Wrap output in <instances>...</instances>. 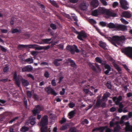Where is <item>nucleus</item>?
I'll return each instance as SVG.
<instances>
[{"label":"nucleus","mask_w":132,"mask_h":132,"mask_svg":"<svg viewBox=\"0 0 132 132\" xmlns=\"http://www.w3.org/2000/svg\"><path fill=\"white\" fill-rule=\"evenodd\" d=\"M105 37L108 39L112 44L116 47H117V44L119 45H121L126 39L125 36L123 35L120 36H113L112 37L105 36Z\"/></svg>","instance_id":"nucleus-1"},{"label":"nucleus","mask_w":132,"mask_h":132,"mask_svg":"<svg viewBox=\"0 0 132 132\" xmlns=\"http://www.w3.org/2000/svg\"><path fill=\"white\" fill-rule=\"evenodd\" d=\"M13 80L15 81V84L19 87H20V80L21 81L22 85L23 87L27 86L29 84V83L28 81L23 79L22 76L18 75L17 76L16 71L15 72L14 74Z\"/></svg>","instance_id":"nucleus-2"},{"label":"nucleus","mask_w":132,"mask_h":132,"mask_svg":"<svg viewBox=\"0 0 132 132\" xmlns=\"http://www.w3.org/2000/svg\"><path fill=\"white\" fill-rule=\"evenodd\" d=\"M48 119L47 115L44 116L42 118L40 123L41 132H50L51 131L50 128L48 129L47 125L48 124Z\"/></svg>","instance_id":"nucleus-3"},{"label":"nucleus","mask_w":132,"mask_h":132,"mask_svg":"<svg viewBox=\"0 0 132 132\" xmlns=\"http://www.w3.org/2000/svg\"><path fill=\"white\" fill-rule=\"evenodd\" d=\"M38 45L36 44H31L28 45H23L22 44H19L18 46V49H19L23 48H27L28 47L30 48H35L36 50H46L49 49L50 47V45H48L47 46H39L38 47H36V46Z\"/></svg>","instance_id":"nucleus-4"},{"label":"nucleus","mask_w":132,"mask_h":132,"mask_svg":"<svg viewBox=\"0 0 132 132\" xmlns=\"http://www.w3.org/2000/svg\"><path fill=\"white\" fill-rule=\"evenodd\" d=\"M99 14H104L111 16L114 17L117 16L116 13L110 11L104 7H99L98 9Z\"/></svg>","instance_id":"nucleus-5"},{"label":"nucleus","mask_w":132,"mask_h":132,"mask_svg":"<svg viewBox=\"0 0 132 132\" xmlns=\"http://www.w3.org/2000/svg\"><path fill=\"white\" fill-rule=\"evenodd\" d=\"M95 60L97 62L101 63L102 65H104L105 68L107 69L104 72V73L106 75H108L109 72L111 71V67L108 64H107L105 62L102 63V60L98 57H96Z\"/></svg>","instance_id":"nucleus-6"},{"label":"nucleus","mask_w":132,"mask_h":132,"mask_svg":"<svg viewBox=\"0 0 132 132\" xmlns=\"http://www.w3.org/2000/svg\"><path fill=\"white\" fill-rule=\"evenodd\" d=\"M43 108L42 106H41L39 105H37L35 106L34 109L32 111L34 116H36L37 114V118L38 120L40 119L41 116V115L38 114L40 113Z\"/></svg>","instance_id":"nucleus-7"},{"label":"nucleus","mask_w":132,"mask_h":132,"mask_svg":"<svg viewBox=\"0 0 132 132\" xmlns=\"http://www.w3.org/2000/svg\"><path fill=\"white\" fill-rule=\"evenodd\" d=\"M73 46L74 47L73 48V47L71 45H68L66 47V49L67 50L70 52L72 54H74L75 52L78 53L80 51L78 49L77 46L75 45H74Z\"/></svg>","instance_id":"nucleus-8"},{"label":"nucleus","mask_w":132,"mask_h":132,"mask_svg":"<svg viewBox=\"0 0 132 132\" xmlns=\"http://www.w3.org/2000/svg\"><path fill=\"white\" fill-rule=\"evenodd\" d=\"M121 52L130 58H132V47H128L121 50Z\"/></svg>","instance_id":"nucleus-9"},{"label":"nucleus","mask_w":132,"mask_h":132,"mask_svg":"<svg viewBox=\"0 0 132 132\" xmlns=\"http://www.w3.org/2000/svg\"><path fill=\"white\" fill-rule=\"evenodd\" d=\"M87 37L86 33L84 31H82L79 32L77 36V38L80 40L83 41L84 39L86 38Z\"/></svg>","instance_id":"nucleus-10"},{"label":"nucleus","mask_w":132,"mask_h":132,"mask_svg":"<svg viewBox=\"0 0 132 132\" xmlns=\"http://www.w3.org/2000/svg\"><path fill=\"white\" fill-rule=\"evenodd\" d=\"M45 90L48 94H51L54 95H57V93L54 89L51 87L50 86L45 87Z\"/></svg>","instance_id":"nucleus-11"},{"label":"nucleus","mask_w":132,"mask_h":132,"mask_svg":"<svg viewBox=\"0 0 132 132\" xmlns=\"http://www.w3.org/2000/svg\"><path fill=\"white\" fill-rule=\"evenodd\" d=\"M120 3L121 7L122 9L125 10H127L128 8L127 6L128 4L127 1L125 0H120Z\"/></svg>","instance_id":"nucleus-12"},{"label":"nucleus","mask_w":132,"mask_h":132,"mask_svg":"<svg viewBox=\"0 0 132 132\" xmlns=\"http://www.w3.org/2000/svg\"><path fill=\"white\" fill-rule=\"evenodd\" d=\"M33 68L31 65H28L25 66L22 69V72H30L33 70Z\"/></svg>","instance_id":"nucleus-13"},{"label":"nucleus","mask_w":132,"mask_h":132,"mask_svg":"<svg viewBox=\"0 0 132 132\" xmlns=\"http://www.w3.org/2000/svg\"><path fill=\"white\" fill-rule=\"evenodd\" d=\"M122 97L121 96H119L118 98H117L116 96H114L112 98L113 101L117 105H119L120 103V102L122 100Z\"/></svg>","instance_id":"nucleus-14"},{"label":"nucleus","mask_w":132,"mask_h":132,"mask_svg":"<svg viewBox=\"0 0 132 132\" xmlns=\"http://www.w3.org/2000/svg\"><path fill=\"white\" fill-rule=\"evenodd\" d=\"M125 125L126 126L125 128L126 131L132 132V126L130 125L129 122H127L125 124Z\"/></svg>","instance_id":"nucleus-15"},{"label":"nucleus","mask_w":132,"mask_h":132,"mask_svg":"<svg viewBox=\"0 0 132 132\" xmlns=\"http://www.w3.org/2000/svg\"><path fill=\"white\" fill-rule=\"evenodd\" d=\"M98 45L101 47L103 48L104 50H107L106 47L107 45L106 43L103 42L102 40H100L99 42Z\"/></svg>","instance_id":"nucleus-16"},{"label":"nucleus","mask_w":132,"mask_h":132,"mask_svg":"<svg viewBox=\"0 0 132 132\" xmlns=\"http://www.w3.org/2000/svg\"><path fill=\"white\" fill-rule=\"evenodd\" d=\"M126 29L127 27L126 26L117 24L116 30L123 31Z\"/></svg>","instance_id":"nucleus-17"},{"label":"nucleus","mask_w":132,"mask_h":132,"mask_svg":"<svg viewBox=\"0 0 132 132\" xmlns=\"http://www.w3.org/2000/svg\"><path fill=\"white\" fill-rule=\"evenodd\" d=\"M91 5L94 8L97 7L98 5V1L97 0H93L90 3Z\"/></svg>","instance_id":"nucleus-18"},{"label":"nucleus","mask_w":132,"mask_h":132,"mask_svg":"<svg viewBox=\"0 0 132 132\" xmlns=\"http://www.w3.org/2000/svg\"><path fill=\"white\" fill-rule=\"evenodd\" d=\"M112 64L114 68L117 70L119 74H121V69L119 66L115 62H112Z\"/></svg>","instance_id":"nucleus-19"},{"label":"nucleus","mask_w":132,"mask_h":132,"mask_svg":"<svg viewBox=\"0 0 132 132\" xmlns=\"http://www.w3.org/2000/svg\"><path fill=\"white\" fill-rule=\"evenodd\" d=\"M101 101V100L99 99L97 100L96 103L95 105L93 107V109H94L96 108H98L100 107Z\"/></svg>","instance_id":"nucleus-20"},{"label":"nucleus","mask_w":132,"mask_h":132,"mask_svg":"<svg viewBox=\"0 0 132 132\" xmlns=\"http://www.w3.org/2000/svg\"><path fill=\"white\" fill-rule=\"evenodd\" d=\"M117 25V24H115L112 22H110L108 24L107 27L110 29H115L116 30Z\"/></svg>","instance_id":"nucleus-21"},{"label":"nucleus","mask_w":132,"mask_h":132,"mask_svg":"<svg viewBox=\"0 0 132 132\" xmlns=\"http://www.w3.org/2000/svg\"><path fill=\"white\" fill-rule=\"evenodd\" d=\"M122 15L124 17L129 18L131 17V14L127 11H124L122 13Z\"/></svg>","instance_id":"nucleus-22"},{"label":"nucleus","mask_w":132,"mask_h":132,"mask_svg":"<svg viewBox=\"0 0 132 132\" xmlns=\"http://www.w3.org/2000/svg\"><path fill=\"white\" fill-rule=\"evenodd\" d=\"M68 60L70 63V65L73 68H75L76 67V65L73 60L70 58Z\"/></svg>","instance_id":"nucleus-23"},{"label":"nucleus","mask_w":132,"mask_h":132,"mask_svg":"<svg viewBox=\"0 0 132 132\" xmlns=\"http://www.w3.org/2000/svg\"><path fill=\"white\" fill-rule=\"evenodd\" d=\"M62 59H55L53 61V63L56 66H59L60 65V63L58 62L61 61Z\"/></svg>","instance_id":"nucleus-24"},{"label":"nucleus","mask_w":132,"mask_h":132,"mask_svg":"<svg viewBox=\"0 0 132 132\" xmlns=\"http://www.w3.org/2000/svg\"><path fill=\"white\" fill-rule=\"evenodd\" d=\"M121 129V127L119 125L116 126L114 128L113 132H119Z\"/></svg>","instance_id":"nucleus-25"},{"label":"nucleus","mask_w":132,"mask_h":132,"mask_svg":"<svg viewBox=\"0 0 132 132\" xmlns=\"http://www.w3.org/2000/svg\"><path fill=\"white\" fill-rule=\"evenodd\" d=\"M75 114L74 110L71 111L68 114V116L70 117L69 118L70 119L72 118L74 116Z\"/></svg>","instance_id":"nucleus-26"},{"label":"nucleus","mask_w":132,"mask_h":132,"mask_svg":"<svg viewBox=\"0 0 132 132\" xmlns=\"http://www.w3.org/2000/svg\"><path fill=\"white\" fill-rule=\"evenodd\" d=\"M98 13V9L95 10L93 11L92 12V15L94 16H96L99 14Z\"/></svg>","instance_id":"nucleus-27"},{"label":"nucleus","mask_w":132,"mask_h":132,"mask_svg":"<svg viewBox=\"0 0 132 132\" xmlns=\"http://www.w3.org/2000/svg\"><path fill=\"white\" fill-rule=\"evenodd\" d=\"M110 95V94L108 92H107L104 93L103 96V100H105L108 97H109Z\"/></svg>","instance_id":"nucleus-28"},{"label":"nucleus","mask_w":132,"mask_h":132,"mask_svg":"<svg viewBox=\"0 0 132 132\" xmlns=\"http://www.w3.org/2000/svg\"><path fill=\"white\" fill-rule=\"evenodd\" d=\"M32 93H34V90H32L31 92L29 91H27V95L28 97L31 98V97L32 95Z\"/></svg>","instance_id":"nucleus-29"},{"label":"nucleus","mask_w":132,"mask_h":132,"mask_svg":"<svg viewBox=\"0 0 132 132\" xmlns=\"http://www.w3.org/2000/svg\"><path fill=\"white\" fill-rule=\"evenodd\" d=\"M30 120V124L32 125H34L36 122L35 121L36 118L35 117H33L32 118H29Z\"/></svg>","instance_id":"nucleus-30"},{"label":"nucleus","mask_w":132,"mask_h":132,"mask_svg":"<svg viewBox=\"0 0 132 132\" xmlns=\"http://www.w3.org/2000/svg\"><path fill=\"white\" fill-rule=\"evenodd\" d=\"M24 62H27L29 64L32 63L33 62V60L32 58H28L24 60Z\"/></svg>","instance_id":"nucleus-31"},{"label":"nucleus","mask_w":132,"mask_h":132,"mask_svg":"<svg viewBox=\"0 0 132 132\" xmlns=\"http://www.w3.org/2000/svg\"><path fill=\"white\" fill-rule=\"evenodd\" d=\"M11 32L13 34L16 33H20L21 31L16 28H12L11 29Z\"/></svg>","instance_id":"nucleus-32"},{"label":"nucleus","mask_w":132,"mask_h":132,"mask_svg":"<svg viewBox=\"0 0 132 132\" xmlns=\"http://www.w3.org/2000/svg\"><path fill=\"white\" fill-rule=\"evenodd\" d=\"M28 130L29 128L28 127L26 126H23L21 128L20 130L21 132H26L28 131Z\"/></svg>","instance_id":"nucleus-33"},{"label":"nucleus","mask_w":132,"mask_h":132,"mask_svg":"<svg viewBox=\"0 0 132 132\" xmlns=\"http://www.w3.org/2000/svg\"><path fill=\"white\" fill-rule=\"evenodd\" d=\"M51 40V38L45 39L42 40V41L45 44H49L50 43L49 42Z\"/></svg>","instance_id":"nucleus-34"},{"label":"nucleus","mask_w":132,"mask_h":132,"mask_svg":"<svg viewBox=\"0 0 132 132\" xmlns=\"http://www.w3.org/2000/svg\"><path fill=\"white\" fill-rule=\"evenodd\" d=\"M13 114L11 112H6L5 113V115L6 116H8L9 117V120L11 119Z\"/></svg>","instance_id":"nucleus-35"},{"label":"nucleus","mask_w":132,"mask_h":132,"mask_svg":"<svg viewBox=\"0 0 132 132\" xmlns=\"http://www.w3.org/2000/svg\"><path fill=\"white\" fill-rule=\"evenodd\" d=\"M69 131L70 132H78V131L76 128L75 127H72L69 129Z\"/></svg>","instance_id":"nucleus-36"},{"label":"nucleus","mask_w":132,"mask_h":132,"mask_svg":"<svg viewBox=\"0 0 132 132\" xmlns=\"http://www.w3.org/2000/svg\"><path fill=\"white\" fill-rule=\"evenodd\" d=\"M114 120V119H113L109 123V126L110 128L112 127L115 125V123L113 122Z\"/></svg>","instance_id":"nucleus-37"},{"label":"nucleus","mask_w":132,"mask_h":132,"mask_svg":"<svg viewBox=\"0 0 132 132\" xmlns=\"http://www.w3.org/2000/svg\"><path fill=\"white\" fill-rule=\"evenodd\" d=\"M19 118V117H16L10 120L9 122V123L10 124H12L13 122L15 121L16 120H17Z\"/></svg>","instance_id":"nucleus-38"},{"label":"nucleus","mask_w":132,"mask_h":132,"mask_svg":"<svg viewBox=\"0 0 132 132\" xmlns=\"http://www.w3.org/2000/svg\"><path fill=\"white\" fill-rule=\"evenodd\" d=\"M50 26L53 30H55L56 29V26L54 24L51 23L50 24Z\"/></svg>","instance_id":"nucleus-39"},{"label":"nucleus","mask_w":132,"mask_h":132,"mask_svg":"<svg viewBox=\"0 0 132 132\" xmlns=\"http://www.w3.org/2000/svg\"><path fill=\"white\" fill-rule=\"evenodd\" d=\"M33 98L36 101H38L39 100V97L36 94H34L33 96Z\"/></svg>","instance_id":"nucleus-40"},{"label":"nucleus","mask_w":132,"mask_h":132,"mask_svg":"<svg viewBox=\"0 0 132 132\" xmlns=\"http://www.w3.org/2000/svg\"><path fill=\"white\" fill-rule=\"evenodd\" d=\"M50 2L51 4H53L54 6L56 7H58V5L56 2L54 1H50Z\"/></svg>","instance_id":"nucleus-41"},{"label":"nucleus","mask_w":132,"mask_h":132,"mask_svg":"<svg viewBox=\"0 0 132 132\" xmlns=\"http://www.w3.org/2000/svg\"><path fill=\"white\" fill-rule=\"evenodd\" d=\"M99 24L103 27L106 26V23L104 22L101 21L99 23Z\"/></svg>","instance_id":"nucleus-42"},{"label":"nucleus","mask_w":132,"mask_h":132,"mask_svg":"<svg viewBox=\"0 0 132 132\" xmlns=\"http://www.w3.org/2000/svg\"><path fill=\"white\" fill-rule=\"evenodd\" d=\"M89 22L91 24H96V21L93 19H90L89 20Z\"/></svg>","instance_id":"nucleus-43"},{"label":"nucleus","mask_w":132,"mask_h":132,"mask_svg":"<svg viewBox=\"0 0 132 132\" xmlns=\"http://www.w3.org/2000/svg\"><path fill=\"white\" fill-rule=\"evenodd\" d=\"M50 74L47 71H46L44 73V76L45 77L47 78H48L49 77Z\"/></svg>","instance_id":"nucleus-44"},{"label":"nucleus","mask_w":132,"mask_h":132,"mask_svg":"<svg viewBox=\"0 0 132 132\" xmlns=\"http://www.w3.org/2000/svg\"><path fill=\"white\" fill-rule=\"evenodd\" d=\"M9 68L8 66H6L4 68L3 71L4 72H7L9 71Z\"/></svg>","instance_id":"nucleus-45"},{"label":"nucleus","mask_w":132,"mask_h":132,"mask_svg":"<svg viewBox=\"0 0 132 132\" xmlns=\"http://www.w3.org/2000/svg\"><path fill=\"white\" fill-rule=\"evenodd\" d=\"M24 103L25 108H27V101L25 97L24 98Z\"/></svg>","instance_id":"nucleus-46"},{"label":"nucleus","mask_w":132,"mask_h":132,"mask_svg":"<svg viewBox=\"0 0 132 132\" xmlns=\"http://www.w3.org/2000/svg\"><path fill=\"white\" fill-rule=\"evenodd\" d=\"M0 48L1 50L3 52H6L7 50L4 48L3 46L0 45Z\"/></svg>","instance_id":"nucleus-47"},{"label":"nucleus","mask_w":132,"mask_h":132,"mask_svg":"<svg viewBox=\"0 0 132 132\" xmlns=\"http://www.w3.org/2000/svg\"><path fill=\"white\" fill-rule=\"evenodd\" d=\"M120 20H121V22L122 23H123L125 24H128L129 23L125 19H124L123 18L121 19H120Z\"/></svg>","instance_id":"nucleus-48"},{"label":"nucleus","mask_w":132,"mask_h":132,"mask_svg":"<svg viewBox=\"0 0 132 132\" xmlns=\"http://www.w3.org/2000/svg\"><path fill=\"white\" fill-rule=\"evenodd\" d=\"M69 107L70 108H73L75 106V103H70L68 104Z\"/></svg>","instance_id":"nucleus-49"},{"label":"nucleus","mask_w":132,"mask_h":132,"mask_svg":"<svg viewBox=\"0 0 132 132\" xmlns=\"http://www.w3.org/2000/svg\"><path fill=\"white\" fill-rule=\"evenodd\" d=\"M101 2L104 6H106L107 5V3L105 0H100Z\"/></svg>","instance_id":"nucleus-50"},{"label":"nucleus","mask_w":132,"mask_h":132,"mask_svg":"<svg viewBox=\"0 0 132 132\" xmlns=\"http://www.w3.org/2000/svg\"><path fill=\"white\" fill-rule=\"evenodd\" d=\"M106 86L109 89H111V85L110 83H109L108 81L106 83Z\"/></svg>","instance_id":"nucleus-51"},{"label":"nucleus","mask_w":132,"mask_h":132,"mask_svg":"<svg viewBox=\"0 0 132 132\" xmlns=\"http://www.w3.org/2000/svg\"><path fill=\"white\" fill-rule=\"evenodd\" d=\"M51 84L52 86H55L56 85V83L55 81V79H53L52 81Z\"/></svg>","instance_id":"nucleus-52"},{"label":"nucleus","mask_w":132,"mask_h":132,"mask_svg":"<svg viewBox=\"0 0 132 132\" xmlns=\"http://www.w3.org/2000/svg\"><path fill=\"white\" fill-rule=\"evenodd\" d=\"M66 119L64 118H62L61 120L60 121V123L61 124H63V123L66 122Z\"/></svg>","instance_id":"nucleus-53"},{"label":"nucleus","mask_w":132,"mask_h":132,"mask_svg":"<svg viewBox=\"0 0 132 132\" xmlns=\"http://www.w3.org/2000/svg\"><path fill=\"white\" fill-rule=\"evenodd\" d=\"M19 58H20L22 61H24V60H25V59L23 55H20L19 56Z\"/></svg>","instance_id":"nucleus-54"},{"label":"nucleus","mask_w":132,"mask_h":132,"mask_svg":"<svg viewBox=\"0 0 132 132\" xmlns=\"http://www.w3.org/2000/svg\"><path fill=\"white\" fill-rule=\"evenodd\" d=\"M65 89L64 88H62V90L61 91H60V95H63L65 94Z\"/></svg>","instance_id":"nucleus-55"},{"label":"nucleus","mask_w":132,"mask_h":132,"mask_svg":"<svg viewBox=\"0 0 132 132\" xmlns=\"http://www.w3.org/2000/svg\"><path fill=\"white\" fill-rule=\"evenodd\" d=\"M101 130V127H100L99 128H96L94 129L93 130V131H100V130Z\"/></svg>","instance_id":"nucleus-56"},{"label":"nucleus","mask_w":132,"mask_h":132,"mask_svg":"<svg viewBox=\"0 0 132 132\" xmlns=\"http://www.w3.org/2000/svg\"><path fill=\"white\" fill-rule=\"evenodd\" d=\"M8 80V79L7 78L6 79H0V81H2L3 82H7Z\"/></svg>","instance_id":"nucleus-57"},{"label":"nucleus","mask_w":132,"mask_h":132,"mask_svg":"<svg viewBox=\"0 0 132 132\" xmlns=\"http://www.w3.org/2000/svg\"><path fill=\"white\" fill-rule=\"evenodd\" d=\"M116 110V109L115 107H112L110 109V111L111 112H113Z\"/></svg>","instance_id":"nucleus-58"},{"label":"nucleus","mask_w":132,"mask_h":132,"mask_svg":"<svg viewBox=\"0 0 132 132\" xmlns=\"http://www.w3.org/2000/svg\"><path fill=\"white\" fill-rule=\"evenodd\" d=\"M27 76L31 78L33 80H34V77L31 74H28L27 75Z\"/></svg>","instance_id":"nucleus-59"},{"label":"nucleus","mask_w":132,"mask_h":132,"mask_svg":"<svg viewBox=\"0 0 132 132\" xmlns=\"http://www.w3.org/2000/svg\"><path fill=\"white\" fill-rule=\"evenodd\" d=\"M73 31L76 34H78V35H79V32L78 31L76 30L73 27L72 28Z\"/></svg>","instance_id":"nucleus-60"},{"label":"nucleus","mask_w":132,"mask_h":132,"mask_svg":"<svg viewBox=\"0 0 132 132\" xmlns=\"http://www.w3.org/2000/svg\"><path fill=\"white\" fill-rule=\"evenodd\" d=\"M6 101L0 99V105H2L1 104V103L4 104L6 103Z\"/></svg>","instance_id":"nucleus-61"},{"label":"nucleus","mask_w":132,"mask_h":132,"mask_svg":"<svg viewBox=\"0 0 132 132\" xmlns=\"http://www.w3.org/2000/svg\"><path fill=\"white\" fill-rule=\"evenodd\" d=\"M118 5V3L117 2H114L113 4V6L114 7H115Z\"/></svg>","instance_id":"nucleus-62"},{"label":"nucleus","mask_w":132,"mask_h":132,"mask_svg":"<svg viewBox=\"0 0 132 132\" xmlns=\"http://www.w3.org/2000/svg\"><path fill=\"white\" fill-rule=\"evenodd\" d=\"M1 31L3 33H6L7 32V30L6 29H1Z\"/></svg>","instance_id":"nucleus-63"},{"label":"nucleus","mask_w":132,"mask_h":132,"mask_svg":"<svg viewBox=\"0 0 132 132\" xmlns=\"http://www.w3.org/2000/svg\"><path fill=\"white\" fill-rule=\"evenodd\" d=\"M106 104L105 102H103L101 105L100 107H102L103 108L106 107Z\"/></svg>","instance_id":"nucleus-64"}]
</instances>
